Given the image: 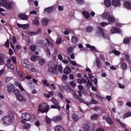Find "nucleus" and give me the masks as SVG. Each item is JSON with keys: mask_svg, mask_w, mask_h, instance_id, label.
I'll use <instances>...</instances> for the list:
<instances>
[{"mask_svg": "<svg viewBox=\"0 0 131 131\" xmlns=\"http://www.w3.org/2000/svg\"><path fill=\"white\" fill-rule=\"evenodd\" d=\"M7 91L8 94H11V93H14L18 101L19 102H22L24 97L21 95V92L19 89H16L15 88V85L13 83H9L7 84Z\"/></svg>", "mask_w": 131, "mask_h": 131, "instance_id": "nucleus-1", "label": "nucleus"}, {"mask_svg": "<svg viewBox=\"0 0 131 131\" xmlns=\"http://www.w3.org/2000/svg\"><path fill=\"white\" fill-rule=\"evenodd\" d=\"M48 66L49 67L48 72L51 73V74H58L59 71V72H62V69H63L61 65L58 66V64H55V63L53 61L49 62Z\"/></svg>", "mask_w": 131, "mask_h": 131, "instance_id": "nucleus-2", "label": "nucleus"}, {"mask_svg": "<svg viewBox=\"0 0 131 131\" xmlns=\"http://www.w3.org/2000/svg\"><path fill=\"white\" fill-rule=\"evenodd\" d=\"M14 118L15 117L14 116V114H13V113L10 114L7 116L3 117L2 121L4 125L5 126H9V125L13 124Z\"/></svg>", "mask_w": 131, "mask_h": 131, "instance_id": "nucleus-3", "label": "nucleus"}, {"mask_svg": "<svg viewBox=\"0 0 131 131\" xmlns=\"http://www.w3.org/2000/svg\"><path fill=\"white\" fill-rule=\"evenodd\" d=\"M102 18L107 20L109 24H112V23H114L115 22V17L112 16L108 12H106L103 13Z\"/></svg>", "mask_w": 131, "mask_h": 131, "instance_id": "nucleus-4", "label": "nucleus"}, {"mask_svg": "<svg viewBox=\"0 0 131 131\" xmlns=\"http://www.w3.org/2000/svg\"><path fill=\"white\" fill-rule=\"evenodd\" d=\"M50 109V105H48L46 103H45L38 105V111H40L41 113H48L49 110Z\"/></svg>", "mask_w": 131, "mask_h": 131, "instance_id": "nucleus-5", "label": "nucleus"}, {"mask_svg": "<svg viewBox=\"0 0 131 131\" xmlns=\"http://www.w3.org/2000/svg\"><path fill=\"white\" fill-rule=\"evenodd\" d=\"M102 118L103 120H105L107 124L109 125H113L114 124V122H113V120L110 117H106V116H103Z\"/></svg>", "mask_w": 131, "mask_h": 131, "instance_id": "nucleus-6", "label": "nucleus"}, {"mask_svg": "<svg viewBox=\"0 0 131 131\" xmlns=\"http://www.w3.org/2000/svg\"><path fill=\"white\" fill-rule=\"evenodd\" d=\"M73 97L74 99H77L78 101H79L80 103H85V101L83 100L81 97H79L76 93H75V92L73 91V94H72Z\"/></svg>", "mask_w": 131, "mask_h": 131, "instance_id": "nucleus-7", "label": "nucleus"}, {"mask_svg": "<svg viewBox=\"0 0 131 131\" xmlns=\"http://www.w3.org/2000/svg\"><path fill=\"white\" fill-rule=\"evenodd\" d=\"M11 62H12V60L11 58H8L6 60V66L9 68V69H11V70H13L14 69V65L12 63H11Z\"/></svg>", "mask_w": 131, "mask_h": 131, "instance_id": "nucleus-8", "label": "nucleus"}, {"mask_svg": "<svg viewBox=\"0 0 131 131\" xmlns=\"http://www.w3.org/2000/svg\"><path fill=\"white\" fill-rule=\"evenodd\" d=\"M23 118L26 120V121H28V120H30L32 118L31 115L29 113H25L23 114L22 116Z\"/></svg>", "mask_w": 131, "mask_h": 131, "instance_id": "nucleus-9", "label": "nucleus"}, {"mask_svg": "<svg viewBox=\"0 0 131 131\" xmlns=\"http://www.w3.org/2000/svg\"><path fill=\"white\" fill-rule=\"evenodd\" d=\"M37 43L39 47L42 48V49H45V48L47 47V42H46V41L43 40H39Z\"/></svg>", "mask_w": 131, "mask_h": 131, "instance_id": "nucleus-10", "label": "nucleus"}, {"mask_svg": "<svg viewBox=\"0 0 131 131\" xmlns=\"http://www.w3.org/2000/svg\"><path fill=\"white\" fill-rule=\"evenodd\" d=\"M17 74L19 75V77L21 78V81L25 80L26 75L22 71L20 70H16Z\"/></svg>", "mask_w": 131, "mask_h": 131, "instance_id": "nucleus-11", "label": "nucleus"}, {"mask_svg": "<svg viewBox=\"0 0 131 131\" xmlns=\"http://www.w3.org/2000/svg\"><path fill=\"white\" fill-rule=\"evenodd\" d=\"M21 65L24 68H26V69H29V61L27 59H25L21 61Z\"/></svg>", "mask_w": 131, "mask_h": 131, "instance_id": "nucleus-12", "label": "nucleus"}, {"mask_svg": "<svg viewBox=\"0 0 131 131\" xmlns=\"http://www.w3.org/2000/svg\"><path fill=\"white\" fill-rule=\"evenodd\" d=\"M113 7H119L121 5L120 0H112Z\"/></svg>", "mask_w": 131, "mask_h": 131, "instance_id": "nucleus-13", "label": "nucleus"}, {"mask_svg": "<svg viewBox=\"0 0 131 131\" xmlns=\"http://www.w3.org/2000/svg\"><path fill=\"white\" fill-rule=\"evenodd\" d=\"M53 11H54V6L45 8L44 13L45 14H51V13L53 12Z\"/></svg>", "mask_w": 131, "mask_h": 131, "instance_id": "nucleus-14", "label": "nucleus"}, {"mask_svg": "<svg viewBox=\"0 0 131 131\" xmlns=\"http://www.w3.org/2000/svg\"><path fill=\"white\" fill-rule=\"evenodd\" d=\"M62 119H63V117L61 116H56L53 117L52 119V121H54V122H59V121H61Z\"/></svg>", "mask_w": 131, "mask_h": 131, "instance_id": "nucleus-15", "label": "nucleus"}, {"mask_svg": "<svg viewBox=\"0 0 131 131\" xmlns=\"http://www.w3.org/2000/svg\"><path fill=\"white\" fill-rule=\"evenodd\" d=\"M18 28H22L23 29H28L29 28V24L21 25L19 23L17 24Z\"/></svg>", "mask_w": 131, "mask_h": 131, "instance_id": "nucleus-16", "label": "nucleus"}, {"mask_svg": "<svg viewBox=\"0 0 131 131\" xmlns=\"http://www.w3.org/2000/svg\"><path fill=\"white\" fill-rule=\"evenodd\" d=\"M6 63L5 61V54L3 53H0V66L1 65H4Z\"/></svg>", "mask_w": 131, "mask_h": 131, "instance_id": "nucleus-17", "label": "nucleus"}, {"mask_svg": "<svg viewBox=\"0 0 131 131\" xmlns=\"http://www.w3.org/2000/svg\"><path fill=\"white\" fill-rule=\"evenodd\" d=\"M18 18H19L21 20H28V15L25 14V13H20L18 15Z\"/></svg>", "mask_w": 131, "mask_h": 131, "instance_id": "nucleus-18", "label": "nucleus"}, {"mask_svg": "<svg viewBox=\"0 0 131 131\" xmlns=\"http://www.w3.org/2000/svg\"><path fill=\"white\" fill-rule=\"evenodd\" d=\"M111 33H120V30L117 27H113L111 29Z\"/></svg>", "mask_w": 131, "mask_h": 131, "instance_id": "nucleus-19", "label": "nucleus"}, {"mask_svg": "<svg viewBox=\"0 0 131 131\" xmlns=\"http://www.w3.org/2000/svg\"><path fill=\"white\" fill-rule=\"evenodd\" d=\"M82 129L83 131L91 130V126H90L86 123H84L82 125Z\"/></svg>", "mask_w": 131, "mask_h": 131, "instance_id": "nucleus-20", "label": "nucleus"}, {"mask_svg": "<svg viewBox=\"0 0 131 131\" xmlns=\"http://www.w3.org/2000/svg\"><path fill=\"white\" fill-rule=\"evenodd\" d=\"M98 33H99V35H102V36H104V34H105L104 29H103L102 27H98V32H96L97 35H98Z\"/></svg>", "mask_w": 131, "mask_h": 131, "instance_id": "nucleus-21", "label": "nucleus"}, {"mask_svg": "<svg viewBox=\"0 0 131 131\" xmlns=\"http://www.w3.org/2000/svg\"><path fill=\"white\" fill-rule=\"evenodd\" d=\"M55 131H66L64 127H63L61 125H57L56 127H54Z\"/></svg>", "mask_w": 131, "mask_h": 131, "instance_id": "nucleus-22", "label": "nucleus"}, {"mask_svg": "<svg viewBox=\"0 0 131 131\" xmlns=\"http://www.w3.org/2000/svg\"><path fill=\"white\" fill-rule=\"evenodd\" d=\"M124 6L126 9L128 10H131V3L130 2H125L124 3Z\"/></svg>", "mask_w": 131, "mask_h": 131, "instance_id": "nucleus-23", "label": "nucleus"}, {"mask_svg": "<svg viewBox=\"0 0 131 131\" xmlns=\"http://www.w3.org/2000/svg\"><path fill=\"white\" fill-rule=\"evenodd\" d=\"M104 5L106 8H110L112 4L111 1L110 0H104Z\"/></svg>", "mask_w": 131, "mask_h": 131, "instance_id": "nucleus-24", "label": "nucleus"}, {"mask_svg": "<svg viewBox=\"0 0 131 131\" xmlns=\"http://www.w3.org/2000/svg\"><path fill=\"white\" fill-rule=\"evenodd\" d=\"M63 73L64 74H70L71 73V69L69 67H67L64 68Z\"/></svg>", "mask_w": 131, "mask_h": 131, "instance_id": "nucleus-25", "label": "nucleus"}, {"mask_svg": "<svg viewBox=\"0 0 131 131\" xmlns=\"http://www.w3.org/2000/svg\"><path fill=\"white\" fill-rule=\"evenodd\" d=\"M82 14L83 16H85V18L86 19H89L90 17H91V14H90L89 13V12H88L87 11H83L82 12Z\"/></svg>", "mask_w": 131, "mask_h": 131, "instance_id": "nucleus-26", "label": "nucleus"}, {"mask_svg": "<svg viewBox=\"0 0 131 131\" xmlns=\"http://www.w3.org/2000/svg\"><path fill=\"white\" fill-rule=\"evenodd\" d=\"M41 24L43 26H47L49 24V19L48 18H43L41 21Z\"/></svg>", "mask_w": 131, "mask_h": 131, "instance_id": "nucleus-27", "label": "nucleus"}, {"mask_svg": "<svg viewBox=\"0 0 131 131\" xmlns=\"http://www.w3.org/2000/svg\"><path fill=\"white\" fill-rule=\"evenodd\" d=\"M32 22L34 25H36V26H39V20H38V18H37V17H35L32 20Z\"/></svg>", "mask_w": 131, "mask_h": 131, "instance_id": "nucleus-28", "label": "nucleus"}, {"mask_svg": "<svg viewBox=\"0 0 131 131\" xmlns=\"http://www.w3.org/2000/svg\"><path fill=\"white\" fill-rule=\"evenodd\" d=\"M96 66L97 68H101V67H102V62L101 61V60H100L99 58H96Z\"/></svg>", "mask_w": 131, "mask_h": 131, "instance_id": "nucleus-29", "label": "nucleus"}, {"mask_svg": "<svg viewBox=\"0 0 131 131\" xmlns=\"http://www.w3.org/2000/svg\"><path fill=\"white\" fill-rule=\"evenodd\" d=\"M71 41L72 43H74V45H75V43H77L78 41V38L76 37L75 36H73L71 39Z\"/></svg>", "mask_w": 131, "mask_h": 131, "instance_id": "nucleus-30", "label": "nucleus"}, {"mask_svg": "<svg viewBox=\"0 0 131 131\" xmlns=\"http://www.w3.org/2000/svg\"><path fill=\"white\" fill-rule=\"evenodd\" d=\"M4 7H5L6 9H7V10H11V9H12V4H11V2H8Z\"/></svg>", "mask_w": 131, "mask_h": 131, "instance_id": "nucleus-31", "label": "nucleus"}, {"mask_svg": "<svg viewBox=\"0 0 131 131\" xmlns=\"http://www.w3.org/2000/svg\"><path fill=\"white\" fill-rule=\"evenodd\" d=\"M109 54H115L117 56H119L120 55V52L116 50H113L109 52Z\"/></svg>", "mask_w": 131, "mask_h": 131, "instance_id": "nucleus-32", "label": "nucleus"}, {"mask_svg": "<svg viewBox=\"0 0 131 131\" xmlns=\"http://www.w3.org/2000/svg\"><path fill=\"white\" fill-rule=\"evenodd\" d=\"M99 118V115L97 114H94L91 116V120H97Z\"/></svg>", "mask_w": 131, "mask_h": 131, "instance_id": "nucleus-33", "label": "nucleus"}, {"mask_svg": "<svg viewBox=\"0 0 131 131\" xmlns=\"http://www.w3.org/2000/svg\"><path fill=\"white\" fill-rule=\"evenodd\" d=\"M38 59H39V57L37 55H32L31 57V61H33V62L38 60Z\"/></svg>", "mask_w": 131, "mask_h": 131, "instance_id": "nucleus-34", "label": "nucleus"}, {"mask_svg": "<svg viewBox=\"0 0 131 131\" xmlns=\"http://www.w3.org/2000/svg\"><path fill=\"white\" fill-rule=\"evenodd\" d=\"M94 30V28L91 26H89L86 28V31L88 32V33H90V32H92Z\"/></svg>", "mask_w": 131, "mask_h": 131, "instance_id": "nucleus-35", "label": "nucleus"}, {"mask_svg": "<svg viewBox=\"0 0 131 131\" xmlns=\"http://www.w3.org/2000/svg\"><path fill=\"white\" fill-rule=\"evenodd\" d=\"M27 33L28 34V35H31V36H33V35H37V34H38V33L31 31L27 32Z\"/></svg>", "mask_w": 131, "mask_h": 131, "instance_id": "nucleus-36", "label": "nucleus"}, {"mask_svg": "<svg viewBox=\"0 0 131 131\" xmlns=\"http://www.w3.org/2000/svg\"><path fill=\"white\" fill-rule=\"evenodd\" d=\"M120 68L122 69V70H125V69L127 68V65L124 62H122L120 65Z\"/></svg>", "mask_w": 131, "mask_h": 131, "instance_id": "nucleus-37", "label": "nucleus"}, {"mask_svg": "<svg viewBox=\"0 0 131 131\" xmlns=\"http://www.w3.org/2000/svg\"><path fill=\"white\" fill-rule=\"evenodd\" d=\"M78 116L76 114H74L72 115V119L75 122H76V121H78Z\"/></svg>", "mask_w": 131, "mask_h": 131, "instance_id": "nucleus-38", "label": "nucleus"}, {"mask_svg": "<svg viewBox=\"0 0 131 131\" xmlns=\"http://www.w3.org/2000/svg\"><path fill=\"white\" fill-rule=\"evenodd\" d=\"M45 121L47 123V124H51L52 123V119L51 118H49L48 116H47L45 118Z\"/></svg>", "mask_w": 131, "mask_h": 131, "instance_id": "nucleus-39", "label": "nucleus"}, {"mask_svg": "<svg viewBox=\"0 0 131 131\" xmlns=\"http://www.w3.org/2000/svg\"><path fill=\"white\" fill-rule=\"evenodd\" d=\"M51 109H57L58 110H61V106L56 105H52L51 106Z\"/></svg>", "mask_w": 131, "mask_h": 131, "instance_id": "nucleus-40", "label": "nucleus"}, {"mask_svg": "<svg viewBox=\"0 0 131 131\" xmlns=\"http://www.w3.org/2000/svg\"><path fill=\"white\" fill-rule=\"evenodd\" d=\"M51 100L54 103V105H56V106H59V101L57 100L55 98H52Z\"/></svg>", "mask_w": 131, "mask_h": 131, "instance_id": "nucleus-41", "label": "nucleus"}, {"mask_svg": "<svg viewBox=\"0 0 131 131\" xmlns=\"http://www.w3.org/2000/svg\"><path fill=\"white\" fill-rule=\"evenodd\" d=\"M130 40L129 39V38H124L123 40V42L124 45H128V43H129Z\"/></svg>", "mask_w": 131, "mask_h": 131, "instance_id": "nucleus-42", "label": "nucleus"}, {"mask_svg": "<svg viewBox=\"0 0 131 131\" xmlns=\"http://www.w3.org/2000/svg\"><path fill=\"white\" fill-rule=\"evenodd\" d=\"M76 2L78 5L81 6L84 4V0H76Z\"/></svg>", "mask_w": 131, "mask_h": 131, "instance_id": "nucleus-43", "label": "nucleus"}, {"mask_svg": "<svg viewBox=\"0 0 131 131\" xmlns=\"http://www.w3.org/2000/svg\"><path fill=\"white\" fill-rule=\"evenodd\" d=\"M30 127H31V125L29 123L25 124L24 125V128H25V129H29Z\"/></svg>", "mask_w": 131, "mask_h": 131, "instance_id": "nucleus-44", "label": "nucleus"}, {"mask_svg": "<svg viewBox=\"0 0 131 131\" xmlns=\"http://www.w3.org/2000/svg\"><path fill=\"white\" fill-rule=\"evenodd\" d=\"M45 62H46V60L43 58H41L38 60V63L39 64V65H41V66L45 64Z\"/></svg>", "mask_w": 131, "mask_h": 131, "instance_id": "nucleus-45", "label": "nucleus"}, {"mask_svg": "<svg viewBox=\"0 0 131 131\" xmlns=\"http://www.w3.org/2000/svg\"><path fill=\"white\" fill-rule=\"evenodd\" d=\"M90 103L91 104H94L95 105H97L98 104V100H96L94 98H92Z\"/></svg>", "mask_w": 131, "mask_h": 131, "instance_id": "nucleus-46", "label": "nucleus"}, {"mask_svg": "<svg viewBox=\"0 0 131 131\" xmlns=\"http://www.w3.org/2000/svg\"><path fill=\"white\" fill-rule=\"evenodd\" d=\"M45 52L47 53V55L48 57H51V49L47 48L45 50Z\"/></svg>", "mask_w": 131, "mask_h": 131, "instance_id": "nucleus-47", "label": "nucleus"}, {"mask_svg": "<svg viewBox=\"0 0 131 131\" xmlns=\"http://www.w3.org/2000/svg\"><path fill=\"white\" fill-rule=\"evenodd\" d=\"M3 12H6V10L3 9V8H0V14L2 15V16H6V13H4Z\"/></svg>", "mask_w": 131, "mask_h": 131, "instance_id": "nucleus-48", "label": "nucleus"}, {"mask_svg": "<svg viewBox=\"0 0 131 131\" xmlns=\"http://www.w3.org/2000/svg\"><path fill=\"white\" fill-rule=\"evenodd\" d=\"M62 42V38L61 37H58L56 41V43L57 45H60Z\"/></svg>", "mask_w": 131, "mask_h": 131, "instance_id": "nucleus-49", "label": "nucleus"}, {"mask_svg": "<svg viewBox=\"0 0 131 131\" xmlns=\"http://www.w3.org/2000/svg\"><path fill=\"white\" fill-rule=\"evenodd\" d=\"M131 116V112L126 113L124 116L123 118L125 119V118H126L127 117H130Z\"/></svg>", "mask_w": 131, "mask_h": 131, "instance_id": "nucleus-50", "label": "nucleus"}, {"mask_svg": "<svg viewBox=\"0 0 131 131\" xmlns=\"http://www.w3.org/2000/svg\"><path fill=\"white\" fill-rule=\"evenodd\" d=\"M11 60V61H12V62H13V63H14V64H17V59H16L15 56H12Z\"/></svg>", "mask_w": 131, "mask_h": 131, "instance_id": "nucleus-51", "label": "nucleus"}, {"mask_svg": "<svg viewBox=\"0 0 131 131\" xmlns=\"http://www.w3.org/2000/svg\"><path fill=\"white\" fill-rule=\"evenodd\" d=\"M1 2L2 5V6H3V7L4 6H5L9 2V1H8V0H1Z\"/></svg>", "mask_w": 131, "mask_h": 131, "instance_id": "nucleus-52", "label": "nucleus"}, {"mask_svg": "<svg viewBox=\"0 0 131 131\" xmlns=\"http://www.w3.org/2000/svg\"><path fill=\"white\" fill-rule=\"evenodd\" d=\"M102 37L105 38V39H108V40H110V35H109V34H104V36H102Z\"/></svg>", "mask_w": 131, "mask_h": 131, "instance_id": "nucleus-53", "label": "nucleus"}, {"mask_svg": "<svg viewBox=\"0 0 131 131\" xmlns=\"http://www.w3.org/2000/svg\"><path fill=\"white\" fill-rule=\"evenodd\" d=\"M108 24H109V23H107V22H102L100 23V25L101 26H102V27H105L106 26H107V25H108Z\"/></svg>", "mask_w": 131, "mask_h": 131, "instance_id": "nucleus-54", "label": "nucleus"}, {"mask_svg": "<svg viewBox=\"0 0 131 131\" xmlns=\"http://www.w3.org/2000/svg\"><path fill=\"white\" fill-rule=\"evenodd\" d=\"M30 49L31 51L34 52L36 49V47L35 45H32L30 46Z\"/></svg>", "mask_w": 131, "mask_h": 131, "instance_id": "nucleus-55", "label": "nucleus"}, {"mask_svg": "<svg viewBox=\"0 0 131 131\" xmlns=\"http://www.w3.org/2000/svg\"><path fill=\"white\" fill-rule=\"evenodd\" d=\"M93 85V83H92V81H91L90 80H88L87 81V83L86 84V86H92Z\"/></svg>", "mask_w": 131, "mask_h": 131, "instance_id": "nucleus-56", "label": "nucleus"}, {"mask_svg": "<svg viewBox=\"0 0 131 131\" xmlns=\"http://www.w3.org/2000/svg\"><path fill=\"white\" fill-rule=\"evenodd\" d=\"M5 47L6 48H9L10 47V42L9 41V39H7L5 43Z\"/></svg>", "mask_w": 131, "mask_h": 131, "instance_id": "nucleus-57", "label": "nucleus"}, {"mask_svg": "<svg viewBox=\"0 0 131 131\" xmlns=\"http://www.w3.org/2000/svg\"><path fill=\"white\" fill-rule=\"evenodd\" d=\"M72 52H73V48H72V47H70L68 49V54H71Z\"/></svg>", "mask_w": 131, "mask_h": 131, "instance_id": "nucleus-58", "label": "nucleus"}, {"mask_svg": "<svg viewBox=\"0 0 131 131\" xmlns=\"http://www.w3.org/2000/svg\"><path fill=\"white\" fill-rule=\"evenodd\" d=\"M43 84L45 85V86H49V85H50V84L48 83V81L47 80L43 81Z\"/></svg>", "mask_w": 131, "mask_h": 131, "instance_id": "nucleus-59", "label": "nucleus"}, {"mask_svg": "<svg viewBox=\"0 0 131 131\" xmlns=\"http://www.w3.org/2000/svg\"><path fill=\"white\" fill-rule=\"evenodd\" d=\"M12 41H13L14 45H15V43H16V42H17V38H16V37L14 36H13L12 37Z\"/></svg>", "mask_w": 131, "mask_h": 131, "instance_id": "nucleus-60", "label": "nucleus"}, {"mask_svg": "<svg viewBox=\"0 0 131 131\" xmlns=\"http://www.w3.org/2000/svg\"><path fill=\"white\" fill-rule=\"evenodd\" d=\"M35 125H36V126H37V127H39L40 125V123L39 122V121L37 120L35 122Z\"/></svg>", "mask_w": 131, "mask_h": 131, "instance_id": "nucleus-61", "label": "nucleus"}, {"mask_svg": "<svg viewBox=\"0 0 131 131\" xmlns=\"http://www.w3.org/2000/svg\"><path fill=\"white\" fill-rule=\"evenodd\" d=\"M125 59L126 60V61H127V62H129V61H130L129 56L128 54L125 55Z\"/></svg>", "mask_w": 131, "mask_h": 131, "instance_id": "nucleus-62", "label": "nucleus"}, {"mask_svg": "<svg viewBox=\"0 0 131 131\" xmlns=\"http://www.w3.org/2000/svg\"><path fill=\"white\" fill-rule=\"evenodd\" d=\"M106 98L107 101H108V102H110V101H111V99H112V97H111V96L109 95L106 96Z\"/></svg>", "mask_w": 131, "mask_h": 131, "instance_id": "nucleus-63", "label": "nucleus"}, {"mask_svg": "<svg viewBox=\"0 0 131 131\" xmlns=\"http://www.w3.org/2000/svg\"><path fill=\"white\" fill-rule=\"evenodd\" d=\"M96 131H105V129L102 127L98 128Z\"/></svg>", "mask_w": 131, "mask_h": 131, "instance_id": "nucleus-64", "label": "nucleus"}]
</instances>
